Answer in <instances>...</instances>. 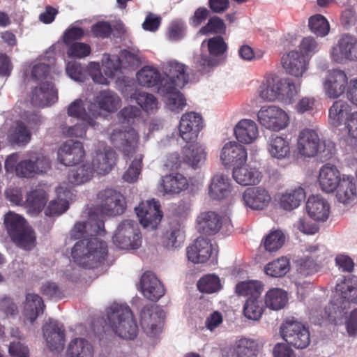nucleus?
Returning <instances> with one entry per match:
<instances>
[{"mask_svg": "<svg viewBox=\"0 0 357 357\" xmlns=\"http://www.w3.org/2000/svg\"><path fill=\"white\" fill-rule=\"evenodd\" d=\"M161 228L162 244L167 249L180 247L185 238V231L182 225H166Z\"/></svg>", "mask_w": 357, "mask_h": 357, "instance_id": "nucleus-27", "label": "nucleus"}, {"mask_svg": "<svg viewBox=\"0 0 357 357\" xmlns=\"http://www.w3.org/2000/svg\"><path fill=\"white\" fill-rule=\"evenodd\" d=\"M160 202L155 199L142 202L135 208L139 223H160L163 217Z\"/></svg>", "mask_w": 357, "mask_h": 357, "instance_id": "nucleus-17", "label": "nucleus"}, {"mask_svg": "<svg viewBox=\"0 0 357 357\" xmlns=\"http://www.w3.org/2000/svg\"><path fill=\"white\" fill-rule=\"evenodd\" d=\"M351 107L349 104L342 100H335L328 111V116L331 123L338 127L347 121L351 115Z\"/></svg>", "mask_w": 357, "mask_h": 357, "instance_id": "nucleus-35", "label": "nucleus"}, {"mask_svg": "<svg viewBox=\"0 0 357 357\" xmlns=\"http://www.w3.org/2000/svg\"><path fill=\"white\" fill-rule=\"evenodd\" d=\"M267 149L271 155L277 159H285L289 158L291 155L289 141L277 135L271 136Z\"/></svg>", "mask_w": 357, "mask_h": 357, "instance_id": "nucleus-37", "label": "nucleus"}, {"mask_svg": "<svg viewBox=\"0 0 357 357\" xmlns=\"http://www.w3.org/2000/svg\"><path fill=\"white\" fill-rule=\"evenodd\" d=\"M203 128L202 117L200 114L190 112L182 115L179 123V133L187 143L197 139Z\"/></svg>", "mask_w": 357, "mask_h": 357, "instance_id": "nucleus-13", "label": "nucleus"}, {"mask_svg": "<svg viewBox=\"0 0 357 357\" xmlns=\"http://www.w3.org/2000/svg\"><path fill=\"white\" fill-rule=\"evenodd\" d=\"M341 180L340 172L335 165L327 163L321 167L318 182L322 191L333 192Z\"/></svg>", "mask_w": 357, "mask_h": 357, "instance_id": "nucleus-23", "label": "nucleus"}, {"mask_svg": "<svg viewBox=\"0 0 357 357\" xmlns=\"http://www.w3.org/2000/svg\"><path fill=\"white\" fill-rule=\"evenodd\" d=\"M43 336L47 347L51 351L63 349L65 342V328L57 321L50 320L43 327Z\"/></svg>", "mask_w": 357, "mask_h": 357, "instance_id": "nucleus-16", "label": "nucleus"}, {"mask_svg": "<svg viewBox=\"0 0 357 357\" xmlns=\"http://www.w3.org/2000/svg\"><path fill=\"white\" fill-rule=\"evenodd\" d=\"M164 74L161 86H168L169 89L183 88L188 82L189 74L186 73V66L177 61L169 62L165 67Z\"/></svg>", "mask_w": 357, "mask_h": 357, "instance_id": "nucleus-11", "label": "nucleus"}, {"mask_svg": "<svg viewBox=\"0 0 357 357\" xmlns=\"http://www.w3.org/2000/svg\"><path fill=\"white\" fill-rule=\"evenodd\" d=\"M297 150L298 153L305 158L319 155L321 158L328 160L335 153L334 145L326 144L320 139L317 131L310 128L302 130L297 139Z\"/></svg>", "mask_w": 357, "mask_h": 357, "instance_id": "nucleus-3", "label": "nucleus"}, {"mask_svg": "<svg viewBox=\"0 0 357 357\" xmlns=\"http://www.w3.org/2000/svg\"><path fill=\"white\" fill-rule=\"evenodd\" d=\"M135 225H119L113 236L114 244L122 250H136L142 245V234Z\"/></svg>", "mask_w": 357, "mask_h": 357, "instance_id": "nucleus-6", "label": "nucleus"}, {"mask_svg": "<svg viewBox=\"0 0 357 357\" xmlns=\"http://www.w3.org/2000/svg\"><path fill=\"white\" fill-rule=\"evenodd\" d=\"M197 288L201 292L211 294L222 288L220 278L213 274L206 275L197 282Z\"/></svg>", "mask_w": 357, "mask_h": 357, "instance_id": "nucleus-57", "label": "nucleus"}, {"mask_svg": "<svg viewBox=\"0 0 357 357\" xmlns=\"http://www.w3.org/2000/svg\"><path fill=\"white\" fill-rule=\"evenodd\" d=\"M159 312L153 305L144 306L140 312V324L142 328L148 333L155 335L157 331V319Z\"/></svg>", "mask_w": 357, "mask_h": 357, "instance_id": "nucleus-40", "label": "nucleus"}, {"mask_svg": "<svg viewBox=\"0 0 357 357\" xmlns=\"http://www.w3.org/2000/svg\"><path fill=\"white\" fill-rule=\"evenodd\" d=\"M67 113L69 116L86 122L94 129L98 126L96 119L100 116V112L95 103L90 102L86 110L84 101L80 98L76 99L69 105Z\"/></svg>", "mask_w": 357, "mask_h": 357, "instance_id": "nucleus-12", "label": "nucleus"}, {"mask_svg": "<svg viewBox=\"0 0 357 357\" xmlns=\"http://www.w3.org/2000/svg\"><path fill=\"white\" fill-rule=\"evenodd\" d=\"M67 46V55L72 58L82 59L89 56L91 52L89 45L80 42H75Z\"/></svg>", "mask_w": 357, "mask_h": 357, "instance_id": "nucleus-63", "label": "nucleus"}, {"mask_svg": "<svg viewBox=\"0 0 357 357\" xmlns=\"http://www.w3.org/2000/svg\"><path fill=\"white\" fill-rule=\"evenodd\" d=\"M12 143L17 145H24L31 139V132L26 125L22 122H17L13 132L10 135Z\"/></svg>", "mask_w": 357, "mask_h": 357, "instance_id": "nucleus-59", "label": "nucleus"}, {"mask_svg": "<svg viewBox=\"0 0 357 357\" xmlns=\"http://www.w3.org/2000/svg\"><path fill=\"white\" fill-rule=\"evenodd\" d=\"M264 311V303L261 298H248L244 307V315L249 319L259 320Z\"/></svg>", "mask_w": 357, "mask_h": 357, "instance_id": "nucleus-55", "label": "nucleus"}, {"mask_svg": "<svg viewBox=\"0 0 357 357\" xmlns=\"http://www.w3.org/2000/svg\"><path fill=\"white\" fill-rule=\"evenodd\" d=\"M136 102L147 112H153L158 106V100L155 97L145 92L138 93L135 97Z\"/></svg>", "mask_w": 357, "mask_h": 357, "instance_id": "nucleus-64", "label": "nucleus"}, {"mask_svg": "<svg viewBox=\"0 0 357 357\" xmlns=\"http://www.w3.org/2000/svg\"><path fill=\"white\" fill-rule=\"evenodd\" d=\"M308 26L311 31L317 36L324 37L330 31L328 21L321 14L311 16L308 20Z\"/></svg>", "mask_w": 357, "mask_h": 357, "instance_id": "nucleus-56", "label": "nucleus"}, {"mask_svg": "<svg viewBox=\"0 0 357 357\" xmlns=\"http://www.w3.org/2000/svg\"><path fill=\"white\" fill-rule=\"evenodd\" d=\"M280 332L284 341L296 349H303L310 344L309 330L301 322L287 320L281 325Z\"/></svg>", "mask_w": 357, "mask_h": 357, "instance_id": "nucleus-5", "label": "nucleus"}, {"mask_svg": "<svg viewBox=\"0 0 357 357\" xmlns=\"http://www.w3.org/2000/svg\"><path fill=\"white\" fill-rule=\"evenodd\" d=\"M138 139V134L132 128L125 130H114L110 135V139L114 145L126 155L135 152Z\"/></svg>", "mask_w": 357, "mask_h": 357, "instance_id": "nucleus-19", "label": "nucleus"}, {"mask_svg": "<svg viewBox=\"0 0 357 357\" xmlns=\"http://www.w3.org/2000/svg\"><path fill=\"white\" fill-rule=\"evenodd\" d=\"M85 155L83 144L72 139L65 142L58 150V160L65 166H73L82 160Z\"/></svg>", "mask_w": 357, "mask_h": 357, "instance_id": "nucleus-14", "label": "nucleus"}, {"mask_svg": "<svg viewBox=\"0 0 357 357\" xmlns=\"http://www.w3.org/2000/svg\"><path fill=\"white\" fill-rule=\"evenodd\" d=\"M287 302L286 293L280 289H273L266 294L265 303L272 310H278L282 308Z\"/></svg>", "mask_w": 357, "mask_h": 357, "instance_id": "nucleus-54", "label": "nucleus"}, {"mask_svg": "<svg viewBox=\"0 0 357 357\" xmlns=\"http://www.w3.org/2000/svg\"><path fill=\"white\" fill-rule=\"evenodd\" d=\"M263 285L259 281H244L236 284V292L248 298H261Z\"/></svg>", "mask_w": 357, "mask_h": 357, "instance_id": "nucleus-51", "label": "nucleus"}, {"mask_svg": "<svg viewBox=\"0 0 357 357\" xmlns=\"http://www.w3.org/2000/svg\"><path fill=\"white\" fill-rule=\"evenodd\" d=\"M93 172L91 165L85 163L70 169L68 174V179L73 185H80L89 181L92 178Z\"/></svg>", "mask_w": 357, "mask_h": 357, "instance_id": "nucleus-47", "label": "nucleus"}, {"mask_svg": "<svg viewBox=\"0 0 357 357\" xmlns=\"http://www.w3.org/2000/svg\"><path fill=\"white\" fill-rule=\"evenodd\" d=\"M19 155L17 153H12L6 159L5 169L6 172L15 170L16 175L22 178H31L36 173L33 162L30 159H25L17 162Z\"/></svg>", "mask_w": 357, "mask_h": 357, "instance_id": "nucleus-25", "label": "nucleus"}, {"mask_svg": "<svg viewBox=\"0 0 357 357\" xmlns=\"http://www.w3.org/2000/svg\"><path fill=\"white\" fill-rule=\"evenodd\" d=\"M231 192L230 179L222 174H215L208 186V195L213 199L221 200L229 196Z\"/></svg>", "mask_w": 357, "mask_h": 357, "instance_id": "nucleus-30", "label": "nucleus"}, {"mask_svg": "<svg viewBox=\"0 0 357 357\" xmlns=\"http://www.w3.org/2000/svg\"><path fill=\"white\" fill-rule=\"evenodd\" d=\"M220 158L225 165L237 167L246 161L247 151L242 145L235 142H229L222 149Z\"/></svg>", "mask_w": 357, "mask_h": 357, "instance_id": "nucleus-24", "label": "nucleus"}, {"mask_svg": "<svg viewBox=\"0 0 357 357\" xmlns=\"http://www.w3.org/2000/svg\"><path fill=\"white\" fill-rule=\"evenodd\" d=\"M349 85L348 77L344 70L333 69L328 74L324 82V89L327 96L337 98L342 95Z\"/></svg>", "mask_w": 357, "mask_h": 357, "instance_id": "nucleus-15", "label": "nucleus"}, {"mask_svg": "<svg viewBox=\"0 0 357 357\" xmlns=\"http://www.w3.org/2000/svg\"><path fill=\"white\" fill-rule=\"evenodd\" d=\"M93 346L85 338L72 340L66 349V357H93Z\"/></svg>", "mask_w": 357, "mask_h": 357, "instance_id": "nucleus-36", "label": "nucleus"}, {"mask_svg": "<svg viewBox=\"0 0 357 357\" xmlns=\"http://www.w3.org/2000/svg\"><path fill=\"white\" fill-rule=\"evenodd\" d=\"M11 241L18 248L31 250L36 245V235L29 225H5Z\"/></svg>", "mask_w": 357, "mask_h": 357, "instance_id": "nucleus-8", "label": "nucleus"}, {"mask_svg": "<svg viewBox=\"0 0 357 357\" xmlns=\"http://www.w3.org/2000/svg\"><path fill=\"white\" fill-rule=\"evenodd\" d=\"M227 26L222 19L217 15L209 17L207 23L199 31L201 35L215 34L221 36L226 33Z\"/></svg>", "mask_w": 357, "mask_h": 357, "instance_id": "nucleus-53", "label": "nucleus"}, {"mask_svg": "<svg viewBox=\"0 0 357 357\" xmlns=\"http://www.w3.org/2000/svg\"><path fill=\"white\" fill-rule=\"evenodd\" d=\"M336 291L342 299L350 303H357V277L349 275L336 285Z\"/></svg>", "mask_w": 357, "mask_h": 357, "instance_id": "nucleus-39", "label": "nucleus"}, {"mask_svg": "<svg viewBox=\"0 0 357 357\" xmlns=\"http://www.w3.org/2000/svg\"><path fill=\"white\" fill-rule=\"evenodd\" d=\"M333 60L338 63L357 61V38L349 33L340 36L331 52Z\"/></svg>", "mask_w": 357, "mask_h": 357, "instance_id": "nucleus-7", "label": "nucleus"}, {"mask_svg": "<svg viewBox=\"0 0 357 357\" xmlns=\"http://www.w3.org/2000/svg\"><path fill=\"white\" fill-rule=\"evenodd\" d=\"M308 215L314 221L326 222L330 215V204L328 202L320 195H310L305 204Z\"/></svg>", "mask_w": 357, "mask_h": 357, "instance_id": "nucleus-20", "label": "nucleus"}, {"mask_svg": "<svg viewBox=\"0 0 357 357\" xmlns=\"http://www.w3.org/2000/svg\"><path fill=\"white\" fill-rule=\"evenodd\" d=\"M26 206L32 214L39 213L47 202V196L45 190L36 189L26 195Z\"/></svg>", "mask_w": 357, "mask_h": 357, "instance_id": "nucleus-48", "label": "nucleus"}, {"mask_svg": "<svg viewBox=\"0 0 357 357\" xmlns=\"http://www.w3.org/2000/svg\"><path fill=\"white\" fill-rule=\"evenodd\" d=\"M58 100L57 90L52 82H41L31 92V103L44 107L54 103Z\"/></svg>", "mask_w": 357, "mask_h": 357, "instance_id": "nucleus-21", "label": "nucleus"}, {"mask_svg": "<svg viewBox=\"0 0 357 357\" xmlns=\"http://www.w3.org/2000/svg\"><path fill=\"white\" fill-rule=\"evenodd\" d=\"M116 160V153L111 148H105L102 151L96 152L91 165L94 172L100 174H105L112 170Z\"/></svg>", "mask_w": 357, "mask_h": 357, "instance_id": "nucleus-29", "label": "nucleus"}, {"mask_svg": "<svg viewBox=\"0 0 357 357\" xmlns=\"http://www.w3.org/2000/svg\"><path fill=\"white\" fill-rule=\"evenodd\" d=\"M212 251L213 247L210 240L200 236L187 248V257L192 263H205L209 259Z\"/></svg>", "mask_w": 357, "mask_h": 357, "instance_id": "nucleus-22", "label": "nucleus"}, {"mask_svg": "<svg viewBox=\"0 0 357 357\" xmlns=\"http://www.w3.org/2000/svg\"><path fill=\"white\" fill-rule=\"evenodd\" d=\"M107 317L110 327L123 339L133 340L138 333V326L128 305L113 303L107 310Z\"/></svg>", "mask_w": 357, "mask_h": 357, "instance_id": "nucleus-2", "label": "nucleus"}, {"mask_svg": "<svg viewBox=\"0 0 357 357\" xmlns=\"http://www.w3.org/2000/svg\"><path fill=\"white\" fill-rule=\"evenodd\" d=\"M101 199L100 211L107 216H116L124 213L126 204L124 197L112 189H106L100 192Z\"/></svg>", "mask_w": 357, "mask_h": 357, "instance_id": "nucleus-10", "label": "nucleus"}, {"mask_svg": "<svg viewBox=\"0 0 357 357\" xmlns=\"http://www.w3.org/2000/svg\"><path fill=\"white\" fill-rule=\"evenodd\" d=\"M233 177L241 185H255L260 182L261 174L256 167L237 166L234 167Z\"/></svg>", "mask_w": 357, "mask_h": 357, "instance_id": "nucleus-32", "label": "nucleus"}, {"mask_svg": "<svg viewBox=\"0 0 357 357\" xmlns=\"http://www.w3.org/2000/svg\"><path fill=\"white\" fill-rule=\"evenodd\" d=\"M178 87H174L172 90L168 86H160L158 88V93L166 97V105L172 111L179 112L185 106V99L183 95L178 90Z\"/></svg>", "mask_w": 357, "mask_h": 357, "instance_id": "nucleus-38", "label": "nucleus"}, {"mask_svg": "<svg viewBox=\"0 0 357 357\" xmlns=\"http://www.w3.org/2000/svg\"><path fill=\"white\" fill-rule=\"evenodd\" d=\"M305 198V190L299 186L287 190L280 198V206L284 210L291 211L300 206Z\"/></svg>", "mask_w": 357, "mask_h": 357, "instance_id": "nucleus-42", "label": "nucleus"}, {"mask_svg": "<svg viewBox=\"0 0 357 357\" xmlns=\"http://www.w3.org/2000/svg\"><path fill=\"white\" fill-rule=\"evenodd\" d=\"M206 153L200 144L192 143L185 147L183 151V161L193 168L206 160Z\"/></svg>", "mask_w": 357, "mask_h": 357, "instance_id": "nucleus-41", "label": "nucleus"}, {"mask_svg": "<svg viewBox=\"0 0 357 357\" xmlns=\"http://www.w3.org/2000/svg\"><path fill=\"white\" fill-rule=\"evenodd\" d=\"M271 199L268 192L261 187L248 188L243 195L244 204L255 210H261L268 206Z\"/></svg>", "mask_w": 357, "mask_h": 357, "instance_id": "nucleus-26", "label": "nucleus"}, {"mask_svg": "<svg viewBox=\"0 0 357 357\" xmlns=\"http://www.w3.org/2000/svg\"><path fill=\"white\" fill-rule=\"evenodd\" d=\"M258 121L265 128L280 130L287 126L288 116L281 108L274 106H263L257 113Z\"/></svg>", "mask_w": 357, "mask_h": 357, "instance_id": "nucleus-9", "label": "nucleus"}, {"mask_svg": "<svg viewBox=\"0 0 357 357\" xmlns=\"http://www.w3.org/2000/svg\"><path fill=\"white\" fill-rule=\"evenodd\" d=\"M277 90L278 100L287 104L291 103L298 93L296 86L289 78L280 79L278 77Z\"/></svg>", "mask_w": 357, "mask_h": 357, "instance_id": "nucleus-46", "label": "nucleus"}, {"mask_svg": "<svg viewBox=\"0 0 357 357\" xmlns=\"http://www.w3.org/2000/svg\"><path fill=\"white\" fill-rule=\"evenodd\" d=\"M231 222V218L227 214H219L215 211L202 212L197 219V223H229Z\"/></svg>", "mask_w": 357, "mask_h": 357, "instance_id": "nucleus-60", "label": "nucleus"}, {"mask_svg": "<svg viewBox=\"0 0 357 357\" xmlns=\"http://www.w3.org/2000/svg\"><path fill=\"white\" fill-rule=\"evenodd\" d=\"M234 134L238 141L243 144L252 143L258 137L256 123L251 119H242L236 125Z\"/></svg>", "mask_w": 357, "mask_h": 357, "instance_id": "nucleus-31", "label": "nucleus"}, {"mask_svg": "<svg viewBox=\"0 0 357 357\" xmlns=\"http://www.w3.org/2000/svg\"><path fill=\"white\" fill-rule=\"evenodd\" d=\"M285 237L280 230L271 231L264 238L262 243L264 249L270 252H276L284 244Z\"/></svg>", "mask_w": 357, "mask_h": 357, "instance_id": "nucleus-58", "label": "nucleus"}, {"mask_svg": "<svg viewBox=\"0 0 357 357\" xmlns=\"http://www.w3.org/2000/svg\"><path fill=\"white\" fill-rule=\"evenodd\" d=\"M105 225H75L70 231L73 239H79L72 249L71 256L75 263L86 268H93L103 261L107 255L105 241L97 237L105 234Z\"/></svg>", "mask_w": 357, "mask_h": 357, "instance_id": "nucleus-1", "label": "nucleus"}, {"mask_svg": "<svg viewBox=\"0 0 357 357\" xmlns=\"http://www.w3.org/2000/svg\"><path fill=\"white\" fill-rule=\"evenodd\" d=\"M161 185L167 194H176L188 187L186 178L181 174H169L162 177Z\"/></svg>", "mask_w": 357, "mask_h": 357, "instance_id": "nucleus-43", "label": "nucleus"}, {"mask_svg": "<svg viewBox=\"0 0 357 357\" xmlns=\"http://www.w3.org/2000/svg\"><path fill=\"white\" fill-rule=\"evenodd\" d=\"M290 270L289 260L284 257L278 258L268 263L265 267V273L273 278H280L285 275Z\"/></svg>", "mask_w": 357, "mask_h": 357, "instance_id": "nucleus-52", "label": "nucleus"}, {"mask_svg": "<svg viewBox=\"0 0 357 357\" xmlns=\"http://www.w3.org/2000/svg\"><path fill=\"white\" fill-rule=\"evenodd\" d=\"M137 79L138 83L143 86L153 87L158 86V88L161 86L162 77L155 68L144 66L137 73Z\"/></svg>", "mask_w": 357, "mask_h": 357, "instance_id": "nucleus-44", "label": "nucleus"}, {"mask_svg": "<svg viewBox=\"0 0 357 357\" xmlns=\"http://www.w3.org/2000/svg\"><path fill=\"white\" fill-rule=\"evenodd\" d=\"M336 190V197L338 202L344 204L352 203L357 197L356 181L354 177L344 175Z\"/></svg>", "mask_w": 357, "mask_h": 357, "instance_id": "nucleus-34", "label": "nucleus"}, {"mask_svg": "<svg viewBox=\"0 0 357 357\" xmlns=\"http://www.w3.org/2000/svg\"><path fill=\"white\" fill-rule=\"evenodd\" d=\"M142 159L143 156L139 155L136 156V158L132 161L129 167L123 175V179L125 181L134 183L137 180L142 168Z\"/></svg>", "mask_w": 357, "mask_h": 357, "instance_id": "nucleus-61", "label": "nucleus"}, {"mask_svg": "<svg viewBox=\"0 0 357 357\" xmlns=\"http://www.w3.org/2000/svg\"><path fill=\"white\" fill-rule=\"evenodd\" d=\"M139 286L144 297L152 301H158L165 293L163 284L151 271L143 273Z\"/></svg>", "mask_w": 357, "mask_h": 357, "instance_id": "nucleus-18", "label": "nucleus"}, {"mask_svg": "<svg viewBox=\"0 0 357 357\" xmlns=\"http://www.w3.org/2000/svg\"><path fill=\"white\" fill-rule=\"evenodd\" d=\"M45 305L41 297L36 294H27L26 296L25 313L26 318L33 323L40 314H43Z\"/></svg>", "mask_w": 357, "mask_h": 357, "instance_id": "nucleus-45", "label": "nucleus"}, {"mask_svg": "<svg viewBox=\"0 0 357 357\" xmlns=\"http://www.w3.org/2000/svg\"><path fill=\"white\" fill-rule=\"evenodd\" d=\"M286 71L295 77H301L307 70L305 56L297 51H291L283 55L281 60Z\"/></svg>", "mask_w": 357, "mask_h": 357, "instance_id": "nucleus-28", "label": "nucleus"}, {"mask_svg": "<svg viewBox=\"0 0 357 357\" xmlns=\"http://www.w3.org/2000/svg\"><path fill=\"white\" fill-rule=\"evenodd\" d=\"M66 71L71 79L77 82H83L86 79L87 70L78 62H68L66 66Z\"/></svg>", "mask_w": 357, "mask_h": 357, "instance_id": "nucleus-62", "label": "nucleus"}, {"mask_svg": "<svg viewBox=\"0 0 357 357\" xmlns=\"http://www.w3.org/2000/svg\"><path fill=\"white\" fill-rule=\"evenodd\" d=\"M234 351L236 357H255L258 343L253 339L242 337L235 342Z\"/></svg>", "mask_w": 357, "mask_h": 357, "instance_id": "nucleus-50", "label": "nucleus"}, {"mask_svg": "<svg viewBox=\"0 0 357 357\" xmlns=\"http://www.w3.org/2000/svg\"><path fill=\"white\" fill-rule=\"evenodd\" d=\"M278 77H265L259 87V97L265 101H275L278 98Z\"/></svg>", "mask_w": 357, "mask_h": 357, "instance_id": "nucleus-49", "label": "nucleus"}, {"mask_svg": "<svg viewBox=\"0 0 357 357\" xmlns=\"http://www.w3.org/2000/svg\"><path fill=\"white\" fill-rule=\"evenodd\" d=\"M206 43L208 54L202 53L196 59V67L202 73H208L210 70L222 63L225 61V54L228 46L222 36H215L205 40L202 43V48Z\"/></svg>", "mask_w": 357, "mask_h": 357, "instance_id": "nucleus-4", "label": "nucleus"}, {"mask_svg": "<svg viewBox=\"0 0 357 357\" xmlns=\"http://www.w3.org/2000/svg\"><path fill=\"white\" fill-rule=\"evenodd\" d=\"M121 98L111 90H102L94 98V102L99 112L104 110L113 113L118 110L121 106Z\"/></svg>", "mask_w": 357, "mask_h": 357, "instance_id": "nucleus-33", "label": "nucleus"}]
</instances>
